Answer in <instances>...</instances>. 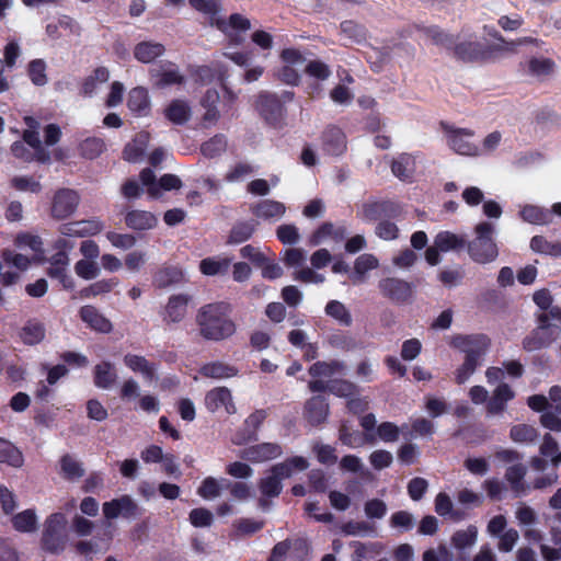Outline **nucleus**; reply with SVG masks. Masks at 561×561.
<instances>
[{
	"instance_id": "nucleus-1",
	"label": "nucleus",
	"mask_w": 561,
	"mask_h": 561,
	"mask_svg": "<svg viewBox=\"0 0 561 561\" xmlns=\"http://www.w3.org/2000/svg\"><path fill=\"white\" fill-rule=\"evenodd\" d=\"M230 307L225 302L210 304L203 307L197 314L201 334L213 341H220L231 336L236 327L229 319Z\"/></svg>"
},
{
	"instance_id": "nucleus-2",
	"label": "nucleus",
	"mask_w": 561,
	"mask_h": 561,
	"mask_svg": "<svg viewBox=\"0 0 561 561\" xmlns=\"http://www.w3.org/2000/svg\"><path fill=\"white\" fill-rule=\"evenodd\" d=\"M495 226L482 221L476 225L473 238L468 243V254L478 264H488L496 260L499 248L494 240Z\"/></svg>"
},
{
	"instance_id": "nucleus-3",
	"label": "nucleus",
	"mask_w": 561,
	"mask_h": 561,
	"mask_svg": "<svg viewBox=\"0 0 561 561\" xmlns=\"http://www.w3.org/2000/svg\"><path fill=\"white\" fill-rule=\"evenodd\" d=\"M24 122L27 128L23 133V141H16L12 145L11 151L14 157L23 160H37L47 162L49 152L44 148L39 139L38 122L31 116H26Z\"/></svg>"
},
{
	"instance_id": "nucleus-4",
	"label": "nucleus",
	"mask_w": 561,
	"mask_h": 561,
	"mask_svg": "<svg viewBox=\"0 0 561 561\" xmlns=\"http://www.w3.org/2000/svg\"><path fill=\"white\" fill-rule=\"evenodd\" d=\"M308 462L302 457H294L283 463L276 465L272 473L261 481L260 489L266 496H277L282 490V480L294 473L307 469Z\"/></svg>"
},
{
	"instance_id": "nucleus-5",
	"label": "nucleus",
	"mask_w": 561,
	"mask_h": 561,
	"mask_svg": "<svg viewBox=\"0 0 561 561\" xmlns=\"http://www.w3.org/2000/svg\"><path fill=\"white\" fill-rule=\"evenodd\" d=\"M0 260V283L4 287H10L21 279V274L26 272L31 265L32 260L28 255L15 252L11 249H4L1 252Z\"/></svg>"
},
{
	"instance_id": "nucleus-6",
	"label": "nucleus",
	"mask_w": 561,
	"mask_h": 561,
	"mask_svg": "<svg viewBox=\"0 0 561 561\" xmlns=\"http://www.w3.org/2000/svg\"><path fill=\"white\" fill-rule=\"evenodd\" d=\"M333 260L328 249H318L310 255V266H304L293 272V278L302 284H323L325 275L320 271L327 267Z\"/></svg>"
},
{
	"instance_id": "nucleus-7",
	"label": "nucleus",
	"mask_w": 561,
	"mask_h": 561,
	"mask_svg": "<svg viewBox=\"0 0 561 561\" xmlns=\"http://www.w3.org/2000/svg\"><path fill=\"white\" fill-rule=\"evenodd\" d=\"M68 524L66 514L57 512L50 514L44 523L42 535L43 549L49 552L61 551L66 543L65 530Z\"/></svg>"
},
{
	"instance_id": "nucleus-8",
	"label": "nucleus",
	"mask_w": 561,
	"mask_h": 561,
	"mask_svg": "<svg viewBox=\"0 0 561 561\" xmlns=\"http://www.w3.org/2000/svg\"><path fill=\"white\" fill-rule=\"evenodd\" d=\"M204 405L209 413L222 416L232 415L238 410L233 394L227 387H215L207 391Z\"/></svg>"
},
{
	"instance_id": "nucleus-9",
	"label": "nucleus",
	"mask_w": 561,
	"mask_h": 561,
	"mask_svg": "<svg viewBox=\"0 0 561 561\" xmlns=\"http://www.w3.org/2000/svg\"><path fill=\"white\" fill-rule=\"evenodd\" d=\"M139 178L142 186L146 187L147 194L151 198H160L164 192L178 190L182 185L181 180L174 174H164L157 180L153 171L150 169H144Z\"/></svg>"
},
{
	"instance_id": "nucleus-10",
	"label": "nucleus",
	"mask_w": 561,
	"mask_h": 561,
	"mask_svg": "<svg viewBox=\"0 0 561 561\" xmlns=\"http://www.w3.org/2000/svg\"><path fill=\"white\" fill-rule=\"evenodd\" d=\"M211 25L221 31L234 44L241 43L243 34L251 28L250 20L239 13H233L228 19H213Z\"/></svg>"
},
{
	"instance_id": "nucleus-11",
	"label": "nucleus",
	"mask_w": 561,
	"mask_h": 561,
	"mask_svg": "<svg viewBox=\"0 0 561 561\" xmlns=\"http://www.w3.org/2000/svg\"><path fill=\"white\" fill-rule=\"evenodd\" d=\"M451 346L466 354V358L479 362V358L488 351L490 340L482 334L457 335L451 340Z\"/></svg>"
},
{
	"instance_id": "nucleus-12",
	"label": "nucleus",
	"mask_w": 561,
	"mask_h": 561,
	"mask_svg": "<svg viewBox=\"0 0 561 561\" xmlns=\"http://www.w3.org/2000/svg\"><path fill=\"white\" fill-rule=\"evenodd\" d=\"M558 333V328L545 316L540 318L539 325L524 340V347L528 351L539 350L553 341Z\"/></svg>"
},
{
	"instance_id": "nucleus-13",
	"label": "nucleus",
	"mask_w": 561,
	"mask_h": 561,
	"mask_svg": "<svg viewBox=\"0 0 561 561\" xmlns=\"http://www.w3.org/2000/svg\"><path fill=\"white\" fill-rule=\"evenodd\" d=\"M448 146L463 156H479L480 148L473 141V133L468 129H451L447 135Z\"/></svg>"
},
{
	"instance_id": "nucleus-14",
	"label": "nucleus",
	"mask_w": 561,
	"mask_h": 561,
	"mask_svg": "<svg viewBox=\"0 0 561 561\" xmlns=\"http://www.w3.org/2000/svg\"><path fill=\"white\" fill-rule=\"evenodd\" d=\"M79 204V196L71 190L58 191L51 202V216L55 219L62 220L71 216Z\"/></svg>"
},
{
	"instance_id": "nucleus-15",
	"label": "nucleus",
	"mask_w": 561,
	"mask_h": 561,
	"mask_svg": "<svg viewBox=\"0 0 561 561\" xmlns=\"http://www.w3.org/2000/svg\"><path fill=\"white\" fill-rule=\"evenodd\" d=\"M104 229V224L98 218L77 220L64 224L59 227V232L65 237H92Z\"/></svg>"
},
{
	"instance_id": "nucleus-16",
	"label": "nucleus",
	"mask_w": 561,
	"mask_h": 561,
	"mask_svg": "<svg viewBox=\"0 0 561 561\" xmlns=\"http://www.w3.org/2000/svg\"><path fill=\"white\" fill-rule=\"evenodd\" d=\"M343 371V367L337 363H317L310 367V374L312 377L319 378L318 380L310 382V388L313 391H318L324 388H329L337 376Z\"/></svg>"
},
{
	"instance_id": "nucleus-17",
	"label": "nucleus",
	"mask_w": 561,
	"mask_h": 561,
	"mask_svg": "<svg viewBox=\"0 0 561 561\" xmlns=\"http://www.w3.org/2000/svg\"><path fill=\"white\" fill-rule=\"evenodd\" d=\"M123 363L131 373L142 377L146 382L151 383L157 380V365L146 357L128 353L124 356Z\"/></svg>"
},
{
	"instance_id": "nucleus-18",
	"label": "nucleus",
	"mask_w": 561,
	"mask_h": 561,
	"mask_svg": "<svg viewBox=\"0 0 561 561\" xmlns=\"http://www.w3.org/2000/svg\"><path fill=\"white\" fill-rule=\"evenodd\" d=\"M137 508L136 502L128 495L105 502L102 506L106 519H114L119 516L133 517L137 514Z\"/></svg>"
},
{
	"instance_id": "nucleus-19",
	"label": "nucleus",
	"mask_w": 561,
	"mask_h": 561,
	"mask_svg": "<svg viewBox=\"0 0 561 561\" xmlns=\"http://www.w3.org/2000/svg\"><path fill=\"white\" fill-rule=\"evenodd\" d=\"M378 267L379 260L371 253H364L355 259L350 279L355 285L363 284L367 280L368 273Z\"/></svg>"
},
{
	"instance_id": "nucleus-20",
	"label": "nucleus",
	"mask_w": 561,
	"mask_h": 561,
	"mask_svg": "<svg viewBox=\"0 0 561 561\" xmlns=\"http://www.w3.org/2000/svg\"><path fill=\"white\" fill-rule=\"evenodd\" d=\"M191 297L187 294H176L169 298L164 308L163 319L170 323L182 321L187 311Z\"/></svg>"
},
{
	"instance_id": "nucleus-21",
	"label": "nucleus",
	"mask_w": 561,
	"mask_h": 561,
	"mask_svg": "<svg viewBox=\"0 0 561 561\" xmlns=\"http://www.w3.org/2000/svg\"><path fill=\"white\" fill-rule=\"evenodd\" d=\"M127 107L136 116H147L151 107L147 89L142 87L133 88L128 92Z\"/></svg>"
},
{
	"instance_id": "nucleus-22",
	"label": "nucleus",
	"mask_w": 561,
	"mask_h": 561,
	"mask_svg": "<svg viewBox=\"0 0 561 561\" xmlns=\"http://www.w3.org/2000/svg\"><path fill=\"white\" fill-rule=\"evenodd\" d=\"M125 224L133 230H149L158 225V217L147 210L130 209L125 215Z\"/></svg>"
},
{
	"instance_id": "nucleus-23",
	"label": "nucleus",
	"mask_w": 561,
	"mask_h": 561,
	"mask_svg": "<svg viewBox=\"0 0 561 561\" xmlns=\"http://www.w3.org/2000/svg\"><path fill=\"white\" fill-rule=\"evenodd\" d=\"M69 257L65 252H59L51 257L48 274L59 279L65 288H73V279L68 274Z\"/></svg>"
},
{
	"instance_id": "nucleus-24",
	"label": "nucleus",
	"mask_w": 561,
	"mask_h": 561,
	"mask_svg": "<svg viewBox=\"0 0 561 561\" xmlns=\"http://www.w3.org/2000/svg\"><path fill=\"white\" fill-rule=\"evenodd\" d=\"M422 159L413 154H401L392 163V172L401 180H410L419 171Z\"/></svg>"
},
{
	"instance_id": "nucleus-25",
	"label": "nucleus",
	"mask_w": 561,
	"mask_h": 561,
	"mask_svg": "<svg viewBox=\"0 0 561 561\" xmlns=\"http://www.w3.org/2000/svg\"><path fill=\"white\" fill-rule=\"evenodd\" d=\"M110 70L105 67L94 69L82 82L81 92L85 96L96 95L103 84L110 80Z\"/></svg>"
},
{
	"instance_id": "nucleus-26",
	"label": "nucleus",
	"mask_w": 561,
	"mask_h": 561,
	"mask_svg": "<svg viewBox=\"0 0 561 561\" xmlns=\"http://www.w3.org/2000/svg\"><path fill=\"white\" fill-rule=\"evenodd\" d=\"M280 454L282 449L278 445L264 443L244 449L242 457L253 462H262L274 459Z\"/></svg>"
},
{
	"instance_id": "nucleus-27",
	"label": "nucleus",
	"mask_w": 561,
	"mask_h": 561,
	"mask_svg": "<svg viewBox=\"0 0 561 561\" xmlns=\"http://www.w3.org/2000/svg\"><path fill=\"white\" fill-rule=\"evenodd\" d=\"M515 397V393L513 389L506 385L501 383L499 385L493 393L490 400L486 403V411L489 414L495 415L499 413H502L505 408L506 403L511 401Z\"/></svg>"
},
{
	"instance_id": "nucleus-28",
	"label": "nucleus",
	"mask_w": 561,
	"mask_h": 561,
	"mask_svg": "<svg viewBox=\"0 0 561 561\" xmlns=\"http://www.w3.org/2000/svg\"><path fill=\"white\" fill-rule=\"evenodd\" d=\"M344 234V228L324 224L310 236L309 243L313 247L328 242L339 243L343 240Z\"/></svg>"
},
{
	"instance_id": "nucleus-29",
	"label": "nucleus",
	"mask_w": 561,
	"mask_h": 561,
	"mask_svg": "<svg viewBox=\"0 0 561 561\" xmlns=\"http://www.w3.org/2000/svg\"><path fill=\"white\" fill-rule=\"evenodd\" d=\"M81 320L92 330L108 333L112 331V323L103 314H101L94 307L84 306L80 309Z\"/></svg>"
},
{
	"instance_id": "nucleus-30",
	"label": "nucleus",
	"mask_w": 561,
	"mask_h": 561,
	"mask_svg": "<svg viewBox=\"0 0 561 561\" xmlns=\"http://www.w3.org/2000/svg\"><path fill=\"white\" fill-rule=\"evenodd\" d=\"M164 51L165 48L161 43L144 41L135 45L133 54L138 61L149 64L162 56Z\"/></svg>"
},
{
	"instance_id": "nucleus-31",
	"label": "nucleus",
	"mask_w": 561,
	"mask_h": 561,
	"mask_svg": "<svg viewBox=\"0 0 561 561\" xmlns=\"http://www.w3.org/2000/svg\"><path fill=\"white\" fill-rule=\"evenodd\" d=\"M79 32V24L68 15L59 16L56 22H50L46 26V34L51 38L64 35H77Z\"/></svg>"
},
{
	"instance_id": "nucleus-32",
	"label": "nucleus",
	"mask_w": 561,
	"mask_h": 561,
	"mask_svg": "<svg viewBox=\"0 0 561 561\" xmlns=\"http://www.w3.org/2000/svg\"><path fill=\"white\" fill-rule=\"evenodd\" d=\"M14 244L21 250L28 249L32 252V256H28L32 263L44 255L43 241L38 236L27 232L19 233L14 239Z\"/></svg>"
},
{
	"instance_id": "nucleus-33",
	"label": "nucleus",
	"mask_w": 561,
	"mask_h": 561,
	"mask_svg": "<svg viewBox=\"0 0 561 561\" xmlns=\"http://www.w3.org/2000/svg\"><path fill=\"white\" fill-rule=\"evenodd\" d=\"M12 527L19 533H35L38 529V516L33 508L24 510L11 518Z\"/></svg>"
},
{
	"instance_id": "nucleus-34",
	"label": "nucleus",
	"mask_w": 561,
	"mask_h": 561,
	"mask_svg": "<svg viewBox=\"0 0 561 561\" xmlns=\"http://www.w3.org/2000/svg\"><path fill=\"white\" fill-rule=\"evenodd\" d=\"M117 381L115 367L110 362H102L94 367V385L101 389H111Z\"/></svg>"
},
{
	"instance_id": "nucleus-35",
	"label": "nucleus",
	"mask_w": 561,
	"mask_h": 561,
	"mask_svg": "<svg viewBox=\"0 0 561 561\" xmlns=\"http://www.w3.org/2000/svg\"><path fill=\"white\" fill-rule=\"evenodd\" d=\"M346 148L345 136L340 128L331 127L323 135V149L332 156L344 152Z\"/></svg>"
},
{
	"instance_id": "nucleus-36",
	"label": "nucleus",
	"mask_w": 561,
	"mask_h": 561,
	"mask_svg": "<svg viewBox=\"0 0 561 561\" xmlns=\"http://www.w3.org/2000/svg\"><path fill=\"white\" fill-rule=\"evenodd\" d=\"M149 142L147 133L138 134L130 142H128L123 151V157L129 162H138L141 160L144 152Z\"/></svg>"
},
{
	"instance_id": "nucleus-37",
	"label": "nucleus",
	"mask_w": 561,
	"mask_h": 561,
	"mask_svg": "<svg viewBox=\"0 0 561 561\" xmlns=\"http://www.w3.org/2000/svg\"><path fill=\"white\" fill-rule=\"evenodd\" d=\"M285 211L286 207L284 204L271 199L260 202L254 208L255 216L266 220H278L284 216Z\"/></svg>"
},
{
	"instance_id": "nucleus-38",
	"label": "nucleus",
	"mask_w": 561,
	"mask_h": 561,
	"mask_svg": "<svg viewBox=\"0 0 561 561\" xmlns=\"http://www.w3.org/2000/svg\"><path fill=\"white\" fill-rule=\"evenodd\" d=\"M530 249L539 254L561 256V241L549 240L543 236H535L530 239Z\"/></svg>"
},
{
	"instance_id": "nucleus-39",
	"label": "nucleus",
	"mask_w": 561,
	"mask_h": 561,
	"mask_svg": "<svg viewBox=\"0 0 561 561\" xmlns=\"http://www.w3.org/2000/svg\"><path fill=\"white\" fill-rule=\"evenodd\" d=\"M191 114L190 105L183 100L172 101L164 110L165 117L174 124H184Z\"/></svg>"
},
{
	"instance_id": "nucleus-40",
	"label": "nucleus",
	"mask_w": 561,
	"mask_h": 561,
	"mask_svg": "<svg viewBox=\"0 0 561 561\" xmlns=\"http://www.w3.org/2000/svg\"><path fill=\"white\" fill-rule=\"evenodd\" d=\"M454 50L459 58L468 60L485 56L483 45L477 43L476 41H472L471 38L458 41L455 45Z\"/></svg>"
},
{
	"instance_id": "nucleus-41",
	"label": "nucleus",
	"mask_w": 561,
	"mask_h": 561,
	"mask_svg": "<svg viewBox=\"0 0 561 561\" xmlns=\"http://www.w3.org/2000/svg\"><path fill=\"white\" fill-rule=\"evenodd\" d=\"M231 259L228 256L206 257L199 263V271L206 276H215L227 272Z\"/></svg>"
},
{
	"instance_id": "nucleus-42",
	"label": "nucleus",
	"mask_w": 561,
	"mask_h": 561,
	"mask_svg": "<svg viewBox=\"0 0 561 561\" xmlns=\"http://www.w3.org/2000/svg\"><path fill=\"white\" fill-rule=\"evenodd\" d=\"M519 215L524 221L533 225H547L551 221V213L536 205H524Z\"/></svg>"
},
{
	"instance_id": "nucleus-43",
	"label": "nucleus",
	"mask_w": 561,
	"mask_h": 561,
	"mask_svg": "<svg viewBox=\"0 0 561 561\" xmlns=\"http://www.w3.org/2000/svg\"><path fill=\"white\" fill-rule=\"evenodd\" d=\"M433 243L445 253L462 248L465 239L450 231H440L435 236Z\"/></svg>"
},
{
	"instance_id": "nucleus-44",
	"label": "nucleus",
	"mask_w": 561,
	"mask_h": 561,
	"mask_svg": "<svg viewBox=\"0 0 561 561\" xmlns=\"http://www.w3.org/2000/svg\"><path fill=\"white\" fill-rule=\"evenodd\" d=\"M201 374L208 378L225 379L234 377L238 374V369L226 363L214 362L203 366Z\"/></svg>"
},
{
	"instance_id": "nucleus-45",
	"label": "nucleus",
	"mask_w": 561,
	"mask_h": 561,
	"mask_svg": "<svg viewBox=\"0 0 561 561\" xmlns=\"http://www.w3.org/2000/svg\"><path fill=\"white\" fill-rule=\"evenodd\" d=\"M226 480L214 477L205 478L197 488V494L204 500H214L221 494Z\"/></svg>"
},
{
	"instance_id": "nucleus-46",
	"label": "nucleus",
	"mask_w": 561,
	"mask_h": 561,
	"mask_svg": "<svg viewBox=\"0 0 561 561\" xmlns=\"http://www.w3.org/2000/svg\"><path fill=\"white\" fill-rule=\"evenodd\" d=\"M60 474L70 481H76L84 474V469L79 460L66 455L60 459Z\"/></svg>"
},
{
	"instance_id": "nucleus-47",
	"label": "nucleus",
	"mask_w": 561,
	"mask_h": 561,
	"mask_svg": "<svg viewBox=\"0 0 561 561\" xmlns=\"http://www.w3.org/2000/svg\"><path fill=\"white\" fill-rule=\"evenodd\" d=\"M22 56V46L19 39L14 37H10L7 39L5 45L3 46V58L0 59L2 61L3 68L13 69L16 67L18 59Z\"/></svg>"
},
{
	"instance_id": "nucleus-48",
	"label": "nucleus",
	"mask_w": 561,
	"mask_h": 561,
	"mask_svg": "<svg viewBox=\"0 0 561 561\" xmlns=\"http://www.w3.org/2000/svg\"><path fill=\"white\" fill-rule=\"evenodd\" d=\"M306 415L312 424H319L328 415V404L321 397L312 398L306 407Z\"/></svg>"
},
{
	"instance_id": "nucleus-49",
	"label": "nucleus",
	"mask_w": 561,
	"mask_h": 561,
	"mask_svg": "<svg viewBox=\"0 0 561 561\" xmlns=\"http://www.w3.org/2000/svg\"><path fill=\"white\" fill-rule=\"evenodd\" d=\"M22 453L10 442L0 439V462L19 468L23 465Z\"/></svg>"
},
{
	"instance_id": "nucleus-50",
	"label": "nucleus",
	"mask_w": 561,
	"mask_h": 561,
	"mask_svg": "<svg viewBox=\"0 0 561 561\" xmlns=\"http://www.w3.org/2000/svg\"><path fill=\"white\" fill-rule=\"evenodd\" d=\"M45 337V328L39 322H27L21 331V339L25 344L34 345Z\"/></svg>"
},
{
	"instance_id": "nucleus-51",
	"label": "nucleus",
	"mask_w": 561,
	"mask_h": 561,
	"mask_svg": "<svg viewBox=\"0 0 561 561\" xmlns=\"http://www.w3.org/2000/svg\"><path fill=\"white\" fill-rule=\"evenodd\" d=\"M117 285L118 280L116 278L101 279L82 289L81 296L84 298H90L105 295L112 291Z\"/></svg>"
},
{
	"instance_id": "nucleus-52",
	"label": "nucleus",
	"mask_w": 561,
	"mask_h": 561,
	"mask_svg": "<svg viewBox=\"0 0 561 561\" xmlns=\"http://www.w3.org/2000/svg\"><path fill=\"white\" fill-rule=\"evenodd\" d=\"M153 83L157 87L163 88L171 84H180L183 81V77L173 67L163 68L161 72H152Z\"/></svg>"
},
{
	"instance_id": "nucleus-53",
	"label": "nucleus",
	"mask_w": 561,
	"mask_h": 561,
	"mask_svg": "<svg viewBox=\"0 0 561 561\" xmlns=\"http://www.w3.org/2000/svg\"><path fill=\"white\" fill-rule=\"evenodd\" d=\"M510 436L515 443L529 444L537 439L538 432L534 426L518 424L511 428Z\"/></svg>"
},
{
	"instance_id": "nucleus-54",
	"label": "nucleus",
	"mask_w": 561,
	"mask_h": 561,
	"mask_svg": "<svg viewBox=\"0 0 561 561\" xmlns=\"http://www.w3.org/2000/svg\"><path fill=\"white\" fill-rule=\"evenodd\" d=\"M46 68V62L42 59H34L28 64L27 73L35 85L43 87L48 82Z\"/></svg>"
},
{
	"instance_id": "nucleus-55",
	"label": "nucleus",
	"mask_w": 561,
	"mask_h": 561,
	"mask_svg": "<svg viewBox=\"0 0 561 561\" xmlns=\"http://www.w3.org/2000/svg\"><path fill=\"white\" fill-rule=\"evenodd\" d=\"M282 260L287 267L296 271L305 266L306 251L301 248H287L283 252Z\"/></svg>"
},
{
	"instance_id": "nucleus-56",
	"label": "nucleus",
	"mask_w": 561,
	"mask_h": 561,
	"mask_svg": "<svg viewBox=\"0 0 561 561\" xmlns=\"http://www.w3.org/2000/svg\"><path fill=\"white\" fill-rule=\"evenodd\" d=\"M188 3L196 11L208 15L210 18V22L213 19H218L216 14L221 9L220 0H188Z\"/></svg>"
},
{
	"instance_id": "nucleus-57",
	"label": "nucleus",
	"mask_w": 561,
	"mask_h": 561,
	"mask_svg": "<svg viewBox=\"0 0 561 561\" xmlns=\"http://www.w3.org/2000/svg\"><path fill=\"white\" fill-rule=\"evenodd\" d=\"M105 150V142L101 138L90 137L80 145L81 154L89 159L99 157Z\"/></svg>"
},
{
	"instance_id": "nucleus-58",
	"label": "nucleus",
	"mask_w": 561,
	"mask_h": 561,
	"mask_svg": "<svg viewBox=\"0 0 561 561\" xmlns=\"http://www.w3.org/2000/svg\"><path fill=\"white\" fill-rule=\"evenodd\" d=\"M540 454L542 457L550 459L554 466L561 463V451L557 442L550 435L545 436L540 446Z\"/></svg>"
},
{
	"instance_id": "nucleus-59",
	"label": "nucleus",
	"mask_w": 561,
	"mask_h": 561,
	"mask_svg": "<svg viewBox=\"0 0 561 561\" xmlns=\"http://www.w3.org/2000/svg\"><path fill=\"white\" fill-rule=\"evenodd\" d=\"M478 530L473 526H469L465 530H459L453 536V543L458 549H465L474 545Z\"/></svg>"
},
{
	"instance_id": "nucleus-60",
	"label": "nucleus",
	"mask_w": 561,
	"mask_h": 561,
	"mask_svg": "<svg viewBox=\"0 0 561 561\" xmlns=\"http://www.w3.org/2000/svg\"><path fill=\"white\" fill-rule=\"evenodd\" d=\"M254 225L243 222L234 226L229 234L228 243L238 244L248 240L254 232Z\"/></svg>"
},
{
	"instance_id": "nucleus-61",
	"label": "nucleus",
	"mask_w": 561,
	"mask_h": 561,
	"mask_svg": "<svg viewBox=\"0 0 561 561\" xmlns=\"http://www.w3.org/2000/svg\"><path fill=\"white\" fill-rule=\"evenodd\" d=\"M76 274L83 279H93L100 274L95 260H79L75 264Z\"/></svg>"
},
{
	"instance_id": "nucleus-62",
	"label": "nucleus",
	"mask_w": 561,
	"mask_h": 561,
	"mask_svg": "<svg viewBox=\"0 0 561 561\" xmlns=\"http://www.w3.org/2000/svg\"><path fill=\"white\" fill-rule=\"evenodd\" d=\"M188 519L194 527H209L213 524V513L204 507L194 508L190 512Z\"/></svg>"
},
{
	"instance_id": "nucleus-63",
	"label": "nucleus",
	"mask_w": 561,
	"mask_h": 561,
	"mask_svg": "<svg viewBox=\"0 0 561 561\" xmlns=\"http://www.w3.org/2000/svg\"><path fill=\"white\" fill-rule=\"evenodd\" d=\"M325 312L343 324H350L351 322L350 312L345 306L337 300L330 301L325 307Z\"/></svg>"
},
{
	"instance_id": "nucleus-64",
	"label": "nucleus",
	"mask_w": 561,
	"mask_h": 561,
	"mask_svg": "<svg viewBox=\"0 0 561 561\" xmlns=\"http://www.w3.org/2000/svg\"><path fill=\"white\" fill-rule=\"evenodd\" d=\"M106 239L114 248L121 250H128L136 243V238L130 233H117L110 231L106 233Z\"/></svg>"
}]
</instances>
